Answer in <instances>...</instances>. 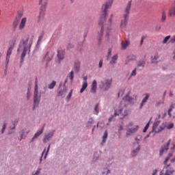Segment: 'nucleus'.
I'll return each mask as SVG.
<instances>
[{"mask_svg": "<svg viewBox=\"0 0 175 175\" xmlns=\"http://www.w3.org/2000/svg\"><path fill=\"white\" fill-rule=\"evenodd\" d=\"M46 12V8L44 7H41L40 14L38 16V21H42L44 18V12Z\"/></svg>", "mask_w": 175, "mask_h": 175, "instance_id": "obj_13", "label": "nucleus"}, {"mask_svg": "<svg viewBox=\"0 0 175 175\" xmlns=\"http://www.w3.org/2000/svg\"><path fill=\"white\" fill-rule=\"evenodd\" d=\"M121 94H123L122 91H120V92L118 93V96H120V95H121Z\"/></svg>", "mask_w": 175, "mask_h": 175, "instance_id": "obj_63", "label": "nucleus"}, {"mask_svg": "<svg viewBox=\"0 0 175 175\" xmlns=\"http://www.w3.org/2000/svg\"><path fill=\"white\" fill-rule=\"evenodd\" d=\"M40 170H41V169H40V168H38V169L37 170V171L36 172V173L33 174V175H39L40 173Z\"/></svg>", "mask_w": 175, "mask_h": 175, "instance_id": "obj_46", "label": "nucleus"}, {"mask_svg": "<svg viewBox=\"0 0 175 175\" xmlns=\"http://www.w3.org/2000/svg\"><path fill=\"white\" fill-rule=\"evenodd\" d=\"M25 24H27V18H23L19 25V29H24Z\"/></svg>", "mask_w": 175, "mask_h": 175, "instance_id": "obj_18", "label": "nucleus"}, {"mask_svg": "<svg viewBox=\"0 0 175 175\" xmlns=\"http://www.w3.org/2000/svg\"><path fill=\"white\" fill-rule=\"evenodd\" d=\"M136 75V68H135L132 72H131V76H135Z\"/></svg>", "mask_w": 175, "mask_h": 175, "instance_id": "obj_50", "label": "nucleus"}, {"mask_svg": "<svg viewBox=\"0 0 175 175\" xmlns=\"http://www.w3.org/2000/svg\"><path fill=\"white\" fill-rule=\"evenodd\" d=\"M163 103H165V101L157 102L156 103V106H159L160 105H163Z\"/></svg>", "mask_w": 175, "mask_h": 175, "instance_id": "obj_48", "label": "nucleus"}, {"mask_svg": "<svg viewBox=\"0 0 175 175\" xmlns=\"http://www.w3.org/2000/svg\"><path fill=\"white\" fill-rule=\"evenodd\" d=\"M149 126H150V122L146 124V125L145 126V127H144V129L143 130V132L144 133L147 132V129H148Z\"/></svg>", "mask_w": 175, "mask_h": 175, "instance_id": "obj_38", "label": "nucleus"}, {"mask_svg": "<svg viewBox=\"0 0 175 175\" xmlns=\"http://www.w3.org/2000/svg\"><path fill=\"white\" fill-rule=\"evenodd\" d=\"M117 59H118V55H115L113 56L111 61L110 62V64L111 65H114V64H117Z\"/></svg>", "mask_w": 175, "mask_h": 175, "instance_id": "obj_24", "label": "nucleus"}, {"mask_svg": "<svg viewBox=\"0 0 175 175\" xmlns=\"http://www.w3.org/2000/svg\"><path fill=\"white\" fill-rule=\"evenodd\" d=\"M170 96H173V92L172 90L170 91Z\"/></svg>", "mask_w": 175, "mask_h": 175, "instance_id": "obj_60", "label": "nucleus"}, {"mask_svg": "<svg viewBox=\"0 0 175 175\" xmlns=\"http://www.w3.org/2000/svg\"><path fill=\"white\" fill-rule=\"evenodd\" d=\"M113 83V79H105L102 80L99 84V88L101 91L105 92L108 91L110 87H111V84Z\"/></svg>", "mask_w": 175, "mask_h": 175, "instance_id": "obj_5", "label": "nucleus"}, {"mask_svg": "<svg viewBox=\"0 0 175 175\" xmlns=\"http://www.w3.org/2000/svg\"><path fill=\"white\" fill-rule=\"evenodd\" d=\"M80 65H81L80 62L79 61L75 62L73 70L78 72L79 70H80Z\"/></svg>", "mask_w": 175, "mask_h": 175, "instance_id": "obj_19", "label": "nucleus"}, {"mask_svg": "<svg viewBox=\"0 0 175 175\" xmlns=\"http://www.w3.org/2000/svg\"><path fill=\"white\" fill-rule=\"evenodd\" d=\"M158 124H159L158 122H154L153 124V128H155V126H158Z\"/></svg>", "mask_w": 175, "mask_h": 175, "instance_id": "obj_54", "label": "nucleus"}, {"mask_svg": "<svg viewBox=\"0 0 175 175\" xmlns=\"http://www.w3.org/2000/svg\"><path fill=\"white\" fill-rule=\"evenodd\" d=\"M8 124L6 122H4L3 124V127L1 129V133H4L5 132V129H6V126H7Z\"/></svg>", "mask_w": 175, "mask_h": 175, "instance_id": "obj_34", "label": "nucleus"}, {"mask_svg": "<svg viewBox=\"0 0 175 175\" xmlns=\"http://www.w3.org/2000/svg\"><path fill=\"white\" fill-rule=\"evenodd\" d=\"M132 8V0L129 1L124 7L123 19L120 22V28H125L128 24V20H129V14L131 13V9Z\"/></svg>", "mask_w": 175, "mask_h": 175, "instance_id": "obj_4", "label": "nucleus"}, {"mask_svg": "<svg viewBox=\"0 0 175 175\" xmlns=\"http://www.w3.org/2000/svg\"><path fill=\"white\" fill-rule=\"evenodd\" d=\"M108 57H111V49H109Z\"/></svg>", "mask_w": 175, "mask_h": 175, "instance_id": "obj_53", "label": "nucleus"}, {"mask_svg": "<svg viewBox=\"0 0 175 175\" xmlns=\"http://www.w3.org/2000/svg\"><path fill=\"white\" fill-rule=\"evenodd\" d=\"M168 16L170 17H174V16H175V0H174V6L171 8L169 10Z\"/></svg>", "mask_w": 175, "mask_h": 175, "instance_id": "obj_20", "label": "nucleus"}, {"mask_svg": "<svg viewBox=\"0 0 175 175\" xmlns=\"http://www.w3.org/2000/svg\"><path fill=\"white\" fill-rule=\"evenodd\" d=\"M103 66V59H100L98 64V67L102 68Z\"/></svg>", "mask_w": 175, "mask_h": 175, "instance_id": "obj_42", "label": "nucleus"}, {"mask_svg": "<svg viewBox=\"0 0 175 175\" xmlns=\"http://www.w3.org/2000/svg\"><path fill=\"white\" fill-rule=\"evenodd\" d=\"M172 110H173V108H170L168 109V114L169 116H170V112L172 111Z\"/></svg>", "mask_w": 175, "mask_h": 175, "instance_id": "obj_55", "label": "nucleus"}, {"mask_svg": "<svg viewBox=\"0 0 175 175\" xmlns=\"http://www.w3.org/2000/svg\"><path fill=\"white\" fill-rule=\"evenodd\" d=\"M161 21V23H165V21H166V13L165 12V11L162 12Z\"/></svg>", "mask_w": 175, "mask_h": 175, "instance_id": "obj_30", "label": "nucleus"}, {"mask_svg": "<svg viewBox=\"0 0 175 175\" xmlns=\"http://www.w3.org/2000/svg\"><path fill=\"white\" fill-rule=\"evenodd\" d=\"M73 47H75V46L72 44L69 43L68 44L67 49H68V50H69L70 49H73Z\"/></svg>", "mask_w": 175, "mask_h": 175, "instance_id": "obj_44", "label": "nucleus"}, {"mask_svg": "<svg viewBox=\"0 0 175 175\" xmlns=\"http://www.w3.org/2000/svg\"><path fill=\"white\" fill-rule=\"evenodd\" d=\"M44 59H46V61H51V58L49 59V53H46Z\"/></svg>", "mask_w": 175, "mask_h": 175, "instance_id": "obj_43", "label": "nucleus"}, {"mask_svg": "<svg viewBox=\"0 0 175 175\" xmlns=\"http://www.w3.org/2000/svg\"><path fill=\"white\" fill-rule=\"evenodd\" d=\"M170 43H175V36H172L170 40Z\"/></svg>", "mask_w": 175, "mask_h": 175, "instance_id": "obj_41", "label": "nucleus"}, {"mask_svg": "<svg viewBox=\"0 0 175 175\" xmlns=\"http://www.w3.org/2000/svg\"><path fill=\"white\" fill-rule=\"evenodd\" d=\"M173 126H174V124L173 123H170L167 125V129H172V128H173Z\"/></svg>", "mask_w": 175, "mask_h": 175, "instance_id": "obj_39", "label": "nucleus"}, {"mask_svg": "<svg viewBox=\"0 0 175 175\" xmlns=\"http://www.w3.org/2000/svg\"><path fill=\"white\" fill-rule=\"evenodd\" d=\"M144 65H146V61L139 60L137 64V68H140V66H142V68H143L144 66Z\"/></svg>", "mask_w": 175, "mask_h": 175, "instance_id": "obj_26", "label": "nucleus"}, {"mask_svg": "<svg viewBox=\"0 0 175 175\" xmlns=\"http://www.w3.org/2000/svg\"><path fill=\"white\" fill-rule=\"evenodd\" d=\"M68 83V78H66L64 81V84L67 83Z\"/></svg>", "mask_w": 175, "mask_h": 175, "instance_id": "obj_61", "label": "nucleus"}, {"mask_svg": "<svg viewBox=\"0 0 175 175\" xmlns=\"http://www.w3.org/2000/svg\"><path fill=\"white\" fill-rule=\"evenodd\" d=\"M13 25L16 28L17 27V22H14Z\"/></svg>", "mask_w": 175, "mask_h": 175, "instance_id": "obj_59", "label": "nucleus"}, {"mask_svg": "<svg viewBox=\"0 0 175 175\" xmlns=\"http://www.w3.org/2000/svg\"><path fill=\"white\" fill-rule=\"evenodd\" d=\"M113 14H111V18L108 20V23H109V24H111V22L113 21Z\"/></svg>", "mask_w": 175, "mask_h": 175, "instance_id": "obj_47", "label": "nucleus"}, {"mask_svg": "<svg viewBox=\"0 0 175 175\" xmlns=\"http://www.w3.org/2000/svg\"><path fill=\"white\" fill-rule=\"evenodd\" d=\"M159 29H161V25L157 26V27H156V30H157V31H159Z\"/></svg>", "mask_w": 175, "mask_h": 175, "instance_id": "obj_56", "label": "nucleus"}, {"mask_svg": "<svg viewBox=\"0 0 175 175\" xmlns=\"http://www.w3.org/2000/svg\"><path fill=\"white\" fill-rule=\"evenodd\" d=\"M105 40L106 41L109 40V32H107V33L105 35Z\"/></svg>", "mask_w": 175, "mask_h": 175, "instance_id": "obj_51", "label": "nucleus"}, {"mask_svg": "<svg viewBox=\"0 0 175 175\" xmlns=\"http://www.w3.org/2000/svg\"><path fill=\"white\" fill-rule=\"evenodd\" d=\"M98 83L96 82V80H94L92 83V88L90 90V92L92 94H95L96 92V88H97Z\"/></svg>", "mask_w": 175, "mask_h": 175, "instance_id": "obj_15", "label": "nucleus"}, {"mask_svg": "<svg viewBox=\"0 0 175 175\" xmlns=\"http://www.w3.org/2000/svg\"><path fill=\"white\" fill-rule=\"evenodd\" d=\"M129 44H131V42H129V40L122 41L121 42L122 50H126V48L128 47V46H129Z\"/></svg>", "mask_w": 175, "mask_h": 175, "instance_id": "obj_16", "label": "nucleus"}, {"mask_svg": "<svg viewBox=\"0 0 175 175\" xmlns=\"http://www.w3.org/2000/svg\"><path fill=\"white\" fill-rule=\"evenodd\" d=\"M43 133V127L42 128L41 130L38 131L35 135L33 136V139H36V137H39V136H40V135H42Z\"/></svg>", "mask_w": 175, "mask_h": 175, "instance_id": "obj_28", "label": "nucleus"}, {"mask_svg": "<svg viewBox=\"0 0 175 175\" xmlns=\"http://www.w3.org/2000/svg\"><path fill=\"white\" fill-rule=\"evenodd\" d=\"M72 94H73V90H70L68 95L67 96V99H70V98H72Z\"/></svg>", "mask_w": 175, "mask_h": 175, "instance_id": "obj_40", "label": "nucleus"}, {"mask_svg": "<svg viewBox=\"0 0 175 175\" xmlns=\"http://www.w3.org/2000/svg\"><path fill=\"white\" fill-rule=\"evenodd\" d=\"M157 173H158V170H154L153 171V173H152V175H157Z\"/></svg>", "mask_w": 175, "mask_h": 175, "instance_id": "obj_52", "label": "nucleus"}, {"mask_svg": "<svg viewBox=\"0 0 175 175\" xmlns=\"http://www.w3.org/2000/svg\"><path fill=\"white\" fill-rule=\"evenodd\" d=\"M162 174H163V171H161V172H160V174H159V175H162Z\"/></svg>", "mask_w": 175, "mask_h": 175, "instance_id": "obj_64", "label": "nucleus"}, {"mask_svg": "<svg viewBox=\"0 0 175 175\" xmlns=\"http://www.w3.org/2000/svg\"><path fill=\"white\" fill-rule=\"evenodd\" d=\"M74 77H75V75H74L73 71H71L70 72H69V74L67 76V79H70L71 83L73 81Z\"/></svg>", "mask_w": 175, "mask_h": 175, "instance_id": "obj_27", "label": "nucleus"}, {"mask_svg": "<svg viewBox=\"0 0 175 175\" xmlns=\"http://www.w3.org/2000/svg\"><path fill=\"white\" fill-rule=\"evenodd\" d=\"M65 92L64 90H60L59 91V92L57 93V96H64V95H65Z\"/></svg>", "mask_w": 175, "mask_h": 175, "instance_id": "obj_35", "label": "nucleus"}, {"mask_svg": "<svg viewBox=\"0 0 175 175\" xmlns=\"http://www.w3.org/2000/svg\"><path fill=\"white\" fill-rule=\"evenodd\" d=\"M17 124H18V119L16 118L14 120H12V126H10L11 129H16V126L17 125Z\"/></svg>", "mask_w": 175, "mask_h": 175, "instance_id": "obj_25", "label": "nucleus"}, {"mask_svg": "<svg viewBox=\"0 0 175 175\" xmlns=\"http://www.w3.org/2000/svg\"><path fill=\"white\" fill-rule=\"evenodd\" d=\"M140 140H142V137L139 136V137H135V142H137V148L135 150H133L132 152V154H133V157H135V155L137 154V152L139 151H140V145H139V142H140Z\"/></svg>", "mask_w": 175, "mask_h": 175, "instance_id": "obj_10", "label": "nucleus"}, {"mask_svg": "<svg viewBox=\"0 0 175 175\" xmlns=\"http://www.w3.org/2000/svg\"><path fill=\"white\" fill-rule=\"evenodd\" d=\"M144 42V36H142V38H141V41H140V44H139V45L140 46H143V42Z\"/></svg>", "mask_w": 175, "mask_h": 175, "instance_id": "obj_45", "label": "nucleus"}, {"mask_svg": "<svg viewBox=\"0 0 175 175\" xmlns=\"http://www.w3.org/2000/svg\"><path fill=\"white\" fill-rule=\"evenodd\" d=\"M136 59V56L134 55H131L129 57H127V61H133Z\"/></svg>", "mask_w": 175, "mask_h": 175, "instance_id": "obj_31", "label": "nucleus"}, {"mask_svg": "<svg viewBox=\"0 0 175 175\" xmlns=\"http://www.w3.org/2000/svg\"><path fill=\"white\" fill-rule=\"evenodd\" d=\"M32 39L28 37H26L22 40V41L19 44V47L18 49V53L22 51V54L21 56V59H24L25 58V55H27V53L29 54L31 53V47L32 46Z\"/></svg>", "mask_w": 175, "mask_h": 175, "instance_id": "obj_3", "label": "nucleus"}, {"mask_svg": "<svg viewBox=\"0 0 175 175\" xmlns=\"http://www.w3.org/2000/svg\"><path fill=\"white\" fill-rule=\"evenodd\" d=\"M64 57H65V51L62 50V49H58L57 50V58H58V59L62 61V59H64Z\"/></svg>", "mask_w": 175, "mask_h": 175, "instance_id": "obj_14", "label": "nucleus"}, {"mask_svg": "<svg viewBox=\"0 0 175 175\" xmlns=\"http://www.w3.org/2000/svg\"><path fill=\"white\" fill-rule=\"evenodd\" d=\"M40 102V95H39V90L38 86V79H36L35 81V88H34V94H33V107H36Z\"/></svg>", "mask_w": 175, "mask_h": 175, "instance_id": "obj_6", "label": "nucleus"}, {"mask_svg": "<svg viewBox=\"0 0 175 175\" xmlns=\"http://www.w3.org/2000/svg\"><path fill=\"white\" fill-rule=\"evenodd\" d=\"M87 87H88V83L87 82V77H84L83 84H82V88L80 90V93L83 94V92H84L85 91V90L87 89Z\"/></svg>", "mask_w": 175, "mask_h": 175, "instance_id": "obj_12", "label": "nucleus"}, {"mask_svg": "<svg viewBox=\"0 0 175 175\" xmlns=\"http://www.w3.org/2000/svg\"><path fill=\"white\" fill-rule=\"evenodd\" d=\"M114 0H107L105 3L101 6V11L100 12V19L98 21V25L101 27L100 31L97 34V40L98 44L102 43V38H103V24L106 21V17H107V12L109 9L113 5V2Z\"/></svg>", "mask_w": 175, "mask_h": 175, "instance_id": "obj_1", "label": "nucleus"}, {"mask_svg": "<svg viewBox=\"0 0 175 175\" xmlns=\"http://www.w3.org/2000/svg\"><path fill=\"white\" fill-rule=\"evenodd\" d=\"M48 0H40L39 1V5H41V8H44V9H46V6H47V3H48Z\"/></svg>", "mask_w": 175, "mask_h": 175, "instance_id": "obj_22", "label": "nucleus"}, {"mask_svg": "<svg viewBox=\"0 0 175 175\" xmlns=\"http://www.w3.org/2000/svg\"><path fill=\"white\" fill-rule=\"evenodd\" d=\"M129 94H131V92H129L128 94H126L125 97L123 98L122 101L120 103V106L115 109L113 116L109 118V122H111V121L113 120V118L116 117V116H122V117H126V116H128L129 111H128L125 107H122V105H124V102H128V103H133L134 98L129 96Z\"/></svg>", "mask_w": 175, "mask_h": 175, "instance_id": "obj_2", "label": "nucleus"}, {"mask_svg": "<svg viewBox=\"0 0 175 175\" xmlns=\"http://www.w3.org/2000/svg\"><path fill=\"white\" fill-rule=\"evenodd\" d=\"M174 106H175V104L174 103H172L171 105H170V107L171 109H174Z\"/></svg>", "mask_w": 175, "mask_h": 175, "instance_id": "obj_57", "label": "nucleus"}, {"mask_svg": "<svg viewBox=\"0 0 175 175\" xmlns=\"http://www.w3.org/2000/svg\"><path fill=\"white\" fill-rule=\"evenodd\" d=\"M169 39H170V36H167L163 40L162 43H163V44H166V43H167Z\"/></svg>", "mask_w": 175, "mask_h": 175, "instance_id": "obj_32", "label": "nucleus"}, {"mask_svg": "<svg viewBox=\"0 0 175 175\" xmlns=\"http://www.w3.org/2000/svg\"><path fill=\"white\" fill-rule=\"evenodd\" d=\"M128 127L129 126H133V122H130L129 125H127Z\"/></svg>", "mask_w": 175, "mask_h": 175, "instance_id": "obj_58", "label": "nucleus"}, {"mask_svg": "<svg viewBox=\"0 0 175 175\" xmlns=\"http://www.w3.org/2000/svg\"><path fill=\"white\" fill-rule=\"evenodd\" d=\"M54 136V133H49L48 135H46L44 138V142H47L48 140H50L51 137Z\"/></svg>", "mask_w": 175, "mask_h": 175, "instance_id": "obj_21", "label": "nucleus"}, {"mask_svg": "<svg viewBox=\"0 0 175 175\" xmlns=\"http://www.w3.org/2000/svg\"><path fill=\"white\" fill-rule=\"evenodd\" d=\"M170 142H172V139H169L166 144L161 146V148L160 150V155H162L163 152H166L169 150V146H170Z\"/></svg>", "mask_w": 175, "mask_h": 175, "instance_id": "obj_11", "label": "nucleus"}, {"mask_svg": "<svg viewBox=\"0 0 175 175\" xmlns=\"http://www.w3.org/2000/svg\"><path fill=\"white\" fill-rule=\"evenodd\" d=\"M56 85L57 82L55 81H53L52 83L48 85V88H49V90H53V88H54Z\"/></svg>", "mask_w": 175, "mask_h": 175, "instance_id": "obj_29", "label": "nucleus"}, {"mask_svg": "<svg viewBox=\"0 0 175 175\" xmlns=\"http://www.w3.org/2000/svg\"><path fill=\"white\" fill-rule=\"evenodd\" d=\"M43 36H44V31H42L40 33V36L38 37V40H42L43 39Z\"/></svg>", "mask_w": 175, "mask_h": 175, "instance_id": "obj_36", "label": "nucleus"}, {"mask_svg": "<svg viewBox=\"0 0 175 175\" xmlns=\"http://www.w3.org/2000/svg\"><path fill=\"white\" fill-rule=\"evenodd\" d=\"M94 111L96 113V115L99 114V104H96L94 107Z\"/></svg>", "mask_w": 175, "mask_h": 175, "instance_id": "obj_33", "label": "nucleus"}, {"mask_svg": "<svg viewBox=\"0 0 175 175\" xmlns=\"http://www.w3.org/2000/svg\"><path fill=\"white\" fill-rule=\"evenodd\" d=\"M138 130H139V126H137V125L134 126L131 129H127L126 133V137H128L129 136H132V135H133V133H136V131Z\"/></svg>", "mask_w": 175, "mask_h": 175, "instance_id": "obj_8", "label": "nucleus"}, {"mask_svg": "<svg viewBox=\"0 0 175 175\" xmlns=\"http://www.w3.org/2000/svg\"><path fill=\"white\" fill-rule=\"evenodd\" d=\"M107 140V131H105L103 136V141L101 142V144L103 146V144L106 143Z\"/></svg>", "mask_w": 175, "mask_h": 175, "instance_id": "obj_23", "label": "nucleus"}, {"mask_svg": "<svg viewBox=\"0 0 175 175\" xmlns=\"http://www.w3.org/2000/svg\"><path fill=\"white\" fill-rule=\"evenodd\" d=\"M149 98H150V95L148 94H146V96L143 98L142 103L140 105L139 109L143 108V105L147 103V100H148Z\"/></svg>", "mask_w": 175, "mask_h": 175, "instance_id": "obj_17", "label": "nucleus"}, {"mask_svg": "<svg viewBox=\"0 0 175 175\" xmlns=\"http://www.w3.org/2000/svg\"><path fill=\"white\" fill-rule=\"evenodd\" d=\"M119 131H122V126H120L119 127Z\"/></svg>", "mask_w": 175, "mask_h": 175, "instance_id": "obj_62", "label": "nucleus"}, {"mask_svg": "<svg viewBox=\"0 0 175 175\" xmlns=\"http://www.w3.org/2000/svg\"><path fill=\"white\" fill-rule=\"evenodd\" d=\"M172 157H173V154L170 153L164 161V165H165L164 169L167 170L165 173V175H172L173 173H174V170H172V168L169 167L170 165H167V161H169V159H170Z\"/></svg>", "mask_w": 175, "mask_h": 175, "instance_id": "obj_7", "label": "nucleus"}, {"mask_svg": "<svg viewBox=\"0 0 175 175\" xmlns=\"http://www.w3.org/2000/svg\"><path fill=\"white\" fill-rule=\"evenodd\" d=\"M12 51H13V46H10L7 51L6 58H5V68H8L9 64V61H10V55H12Z\"/></svg>", "mask_w": 175, "mask_h": 175, "instance_id": "obj_9", "label": "nucleus"}, {"mask_svg": "<svg viewBox=\"0 0 175 175\" xmlns=\"http://www.w3.org/2000/svg\"><path fill=\"white\" fill-rule=\"evenodd\" d=\"M30 97H31V88H29L27 89V98L29 99Z\"/></svg>", "mask_w": 175, "mask_h": 175, "instance_id": "obj_37", "label": "nucleus"}, {"mask_svg": "<svg viewBox=\"0 0 175 175\" xmlns=\"http://www.w3.org/2000/svg\"><path fill=\"white\" fill-rule=\"evenodd\" d=\"M49 151H50V145H49L48 146V149H47V151L45 154V156H44V159H46V157H47V154H49Z\"/></svg>", "mask_w": 175, "mask_h": 175, "instance_id": "obj_49", "label": "nucleus"}]
</instances>
